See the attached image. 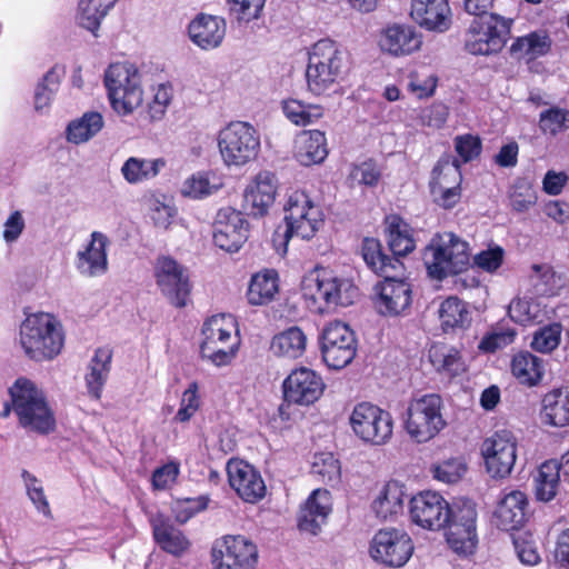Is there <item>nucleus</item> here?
<instances>
[{
    "instance_id": "obj_9",
    "label": "nucleus",
    "mask_w": 569,
    "mask_h": 569,
    "mask_svg": "<svg viewBox=\"0 0 569 569\" xmlns=\"http://www.w3.org/2000/svg\"><path fill=\"white\" fill-rule=\"evenodd\" d=\"M442 408L439 395L429 393L413 398L408 405L405 420L408 435L420 443L435 438L447 425Z\"/></svg>"
},
{
    "instance_id": "obj_30",
    "label": "nucleus",
    "mask_w": 569,
    "mask_h": 569,
    "mask_svg": "<svg viewBox=\"0 0 569 569\" xmlns=\"http://www.w3.org/2000/svg\"><path fill=\"white\" fill-rule=\"evenodd\" d=\"M407 493L397 481H389L372 501V511L381 520H393L403 511Z\"/></svg>"
},
{
    "instance_id": "obj_49",
    "label": "nucleus",
    "mask_w": 569,
    "mask_h": 569,
    "mask_svg": "<svg viewBox=\"0 0 569 569\" xmlns=\"http://www.w3.org/2000/svg\"><path fill=\"white\" fill-rule=\"evenodd\" d=\"M508 313L515 322L526 326L540 322L546 312L538 299L516 298L510 302Z\"/></svg>"
},
{
    "instance_id": "obj_13",
    "label": "nucleus",
    "mask_w": 569,
    "mask_h": 569,
    "mask_svg": "<svg viewBox=\"0 0 569 569\" xmlns=\"http://www.w3.org/2000/svg\"><path fill=\"white\" fill-rule=\"evenodd\" d=\"M321 352L329 368H345L353 360L357 352L355 332L347 323L330 322L321 335Z\"/></svg>"
},
{
    "instance_id": "obj_17",
    "label": "nucleus",
    "mask_w": 569,
    "mask_h": 569,
    "mask_svg": "<svg viewBox=\"0 0 569 569\" xmlns=\"http://www.w3.org/2000/svg\"><path fill=\"white\" fill-rule=\"evenodd\" d=\"M481 451L488 473L492 478H505L517 459V440L511 431L499 430L483 441Z\"/></svg>"
},
{
    "instance_id": "obj_14",
    "label": "nucleus",
    "mask_w": 569,
    "mask_h": 569,
    "mask_svg": "<svg viewBox=\"0 0 569 569\" xmlns=\"http://www.w3.org/2000/svg\"><path fill=\"white\" fill-rule=\"evenodd\" d=\"M213 569H254L257 546L243 536H226L211 550Z\"/></svg>"
},
{
    "instance_id": "obj_53",
    "label": "nucleus",
    "mask_w": 569,
    "mask_h": 569,
    "mask_svg": "<svg viewBox=\"0 0 569 569\" xmlns=\"http://www.w3.org/2000/svg\"><path fill=\"white\" fill-rule=\"evenodd\" d=\"M461 182L460 166L450 156L441 158L432 171L430 186L459 187Z\"/></svg>"
},
{
    "instance_id": "obj_33",
    "label": "nucleus",
    "mask_w": 569,
    "mask_h": 569,
    "mask_svg": "<svg viewBox=\"0 0 569 569\" xmlns=\"http://www.w3.org/2000/svg\"><path fill=\"white\" fill-rule=\"evenodd\" d=\"M541 417L549 426H569V389L558 388L543 396Z\"/></svg>"
},
{
    "instance_id": "obj_48",
    "label": "nucleus",
    "mask_w": 569,
    "mask_h": 569,
    "mask_svg": "<svg viewBox=\"0 0 569 569\" xmlns=\"http://www.w3.org/2000/svg\"><path fill=\"white\" fill-rule=\"evenodd\" d=\"M550 39L546 32H531L519 37L510 47L511 53L518 58L528 57L530 59L546 54L550 49Z\"/></svg>"
},
{
    "instance_id": "obj_27",
    "label": "nucleus",
    "mask_w": 569,
    "mask_h": 569,
    "mask_svg": "<svg viewBox=\"0 0 569 569\" xmlns=\"http://www.w3.org/2000/svg\"><path fill=\"white\" fill-rule=\"evenodd\" d=\"M109 239L99 231H93L87 247L77 253L76 267L84 277H99L108 270L107 247Z\"/></svg>"
},
{
    "instance_id": "obj_45",
    "label": "nucleus",
    "mask_w": 569,
    "mask_h": 569,
    "mask_svg": "<svg viewBox=\"0 0 569 569\" xmlns=\"http://www.w3.org/2000/svg\"><path fill=\"white\" fill-rule=\"evenodd\" d=\"M117 0H80L77 19L83 28L96 32L110 8Z\"/></svg>"
},
{
    "instance_id": "obj_41",
    "label": "nucleus",
    "mask_w": 569,
    "mask_h": 569,
    "mask_svg": "<svg viewBox=\"0 0 569 569\" xmlns=\"http://www.w3.org/2000/svg\"><path fill=\"white\" fill-rule=\"evenodd\" d=\"M307 336L299 327H290L276 335L271 341V350L277 356L297 359L303 355Z\"/></svg>"
},
{
    "instance_id": "obj_59",
    "label": "nucleus",
    "mask_w": 569,
    "mask_h": 569,
    "mask_svg": "<svg viewBox=\"0 0 569 569\" xmlns=\"http://www.w3.org/2000/svg\"><path fill=\"white\" fill-rule=\"evenodd\" d=\"M476 505L470 500H462L450 507V519L446 525H461V527L477 528Z\"/></svg>"
},
{
    "instance_id": "obj_12",
    "label": "nucleus",
    "mask_w": 569,
    "mask_h": 569,
    "mask_svg": "<svg viewBox=\"0 0 569 569\" xmlns=\"http://www.w3.org/2000/svg\"><path fill=\"white\" fill-rule=\"evenodd\" d=\"M349 420L355 435L365 442L380 446L391 438L393 428L391 415L372 403H358Z\"/></svg>"
},
{
    "instance_id": "obj_44",
    "label": "nucleus",
    "mask_w": 569,
    "mask_h": 569,
    "mask_svg": "<svg viewBox=\"0 0 569 569\" xmlns=\"http://www.w3.org/2000/svg\"><path fill=\"white\" fill-rule=\"evenodd\" d=\"M361 254L367 266L383 277L399 264L397 259L382 253L381 243L375 238L363 239Z\"/></svg>"
},
{
    "instance_id": "obj_26",
    "label": "nucleus",
    "mask_w": 569,
    "mask_h": 569,
    "mask_svg": "<svg viewBox=\"0 0 569 569\" xmlns=\"http://www.w3.org/2000/svg\"><path fill=\"white\" fill-rule=\"evenodd\" d=\"M226 32V20L212 14L200 13L188 26L190 40L202 50L218 48L222 43Z\"/></svg>"
},
{
    "instance_id": "obj_36",
    "label": "nucleus",
    "mask_w": 569,
    "mask_h": 569,
    "mask_svg": "<svg viewBox=\"0 0 569 569\" xmlns=\"http://www.w3.org/2000/svg\"><path fill=\"white\" fill-rule=\"evenodd\" d=\"M511 372L520 383L531 387L542 379L545 365L541 358L529 351H521L512 358Z\"/></svg>"
},
{
    "instance_id": "obj_61",
    "label": "nucleus",
    "mask_w": 569,
    "mask_h": 569,
    "mask_svg": "<svg viewBox=\"0 0 569 569\" xmlns=\"http://www.w3.org/2000/svg\"><path fill=\"white\" fill-rule=\"evenodd\" d=\"M208 499L206 497L187 498L177 500L173 505L176 520L180 523L187 522L197 512L207 508Z\"/></svg>"
},
{
    "instance_id": "obj_1",
    "label": "nucleus",
    "mask_w": 569,
    "mask_h": 569,
    "mask_svg": "<svg viewBox=\"0 0 569 569\" xmlns=\"http://www.w3.org/2000/svg\"><path fill=\"white\" fill-rule=\"evenodd\" d=\"M306 70L307 86L313 94L332 89L348 73V51L331 39H321L309 49Z\"/></svg>"
},
{
    "instance_id": "obj_34",
    "label": "nucleus",
    "mask_w": 569,
    "mask_h": 569,
    "mask_svg": "<svg viewBox=\"0 0 569 569\" xmlns=\"http://www.w3.org/2000/svg\"><path fill=\"white\" fill-rule=\"evenodd\" d=\"M64 74L66 68L54 64L38 81L33 94V109L37 113L44 114L49 111Z\"/></svg>"
},
{
    "instance_id": "obj_58",
    "label": "nucleus",
    "mask_w": 569,
    "mask_h": 569,
    "mask_svg": "<svg viewBox=\"0 0 569 569\" xmlns=\"http://www.w3.org/2000/svg\"><path fill=\"white\" fill-rule=\"evenodd\" d=\"M312 472L326 482L337 483L340 480L339 461L331 453L320 455L312 463Z\"/></svg>"
},
{
    "instance_id": "obj_47",
    "label": "nucleus",
    "mask_w": 569,
    "mask_h": 569,
    "mask_svg": "<svg viewBox=\"0 0 569 569\" xmlns=\"http://www.w3.org/2000/svg\"><path fill=\"white\" fill-rule=\"evenodd\" d=\"M561 476V471L557 467V460H549L540 466L535 479L538 500L547 502L556 497Z\"/></svg>"
},
{
    "instance_id": "obj_56",
    "label": "nucleus",
    "mask_w": 569,
    "mask_h": 569,
    "mask_svg": "<svg viewBox=\"0 0 569 569\" xmlns=\"http://www.w3.org/2000/svg\"><path fill=\"white\" fill-rule=\"evenodd\" d=\"M561 326L552 323L539 329L531 341V348L541 353H549L555 350L561 339Z\"/></svg>"
},
{
    "instance_id": "obj_32",
    "label": "nucleus",
    "mask_w": 569,
    "mask_h": 569,
    "mask_svg": "<svg viewBox=\"0 0 569 569\" xmlns=\"http://www.w3.org/2000/svg\"><path fill=\"white\" fill-rule=\"evenodd\" d=\"M328 156L327 139L319 130L301 132L296 140V158L302 166L321 163Z\"/></svg>"
},
{
    "instance_id": "obj_2",
    "label": "nucleus",
    "mask_w": 569,
    "mask_h": 569,
    "mask_svg": "<svg viewBox=\"0 0 569 569\" xmlns=\"http://www.w3.org/2000/svg\"><path fill=\"white\" fill-rule=\"evenodd\" d=\"M19 342L29 359L38 362L53 360L64 346L62 323L49 312L30 313L20 326Z\"/></svg>"
},
{
    "instance_id": "obj_10",
    "label": "nucleus",
    "mask_w": 569,
    "mask_h": 569,
    "mask_svg": "<svg viewBox=\"0 0 569 569\" xmlns=\"http://www.w3.org/2000/svg\"><path fill=\"white\" fill-rule=\"evenodd\" d=\"M303 295L316 303L321 302L322 305L317 307V311L323 313L337 307L352 305L359 292L350 279L323 273L310 277L305 281Z\"/></svg>"
},
{
    "instance_id": "obj_60",
    "label": "nucleus",
    "mask_w": 569,
    "mask_h": 569,
    "mask_svg": "<svg viewBox=\"0 0 569 569\" xmlns=\"http://www.w3.org/2000/svg\"><path fill=\"white\" fill-rule=\"evenodd\" d=\"M540 128L545 132L552 134L569 129V111L560 108H551L541 112Z\"/></svg>"
},
{
    "instance_id": "obj_6",
    "label": "nucleus",
    "mask_w": 569,
    "mask_h": 569,
    "mask_svg": "<svg viewBox=\"0 0 569 569\" xmlns=\"http://www.w3.org/2000/svg\"><path fill=\"white\" fill-rule=\"evenodd\" d=\"M217 144L226 167L241 168L258 158L260 133L247 121H231L218 132Z\"/></svg>"
},
{
    "instance_id": "obj_40",
    "label": "nucleus",
    "mask_w": 569,
    "mask_h": 569,
    "mask_svg": "<svg viewBox=\"0 0 569 569\" xmlns=\"http://www.w3.org/2000/svg\"><path fill=\"white\" fill-rule=\"evenodd\" d=\"M278 274L273 270H264L252 276L247 292L248 301L252 306L267 305L278 293Z\"/></svg>"
},
{
    "instance_id": "obj_16",
    "label": "nucleus",
    "mask_w": 569,
    "mask_h": 569,
    "mask_svg": "<svg viewBox=\"0 0 569 569\" xmlns=\"http://www.w3.org/2000/svg\"><path fill=\"white\" fill-rule=\"evenodd\" d=\"M156 283L169 302L177 307L187 306L190 282L187 269L171 257H159L154 264Z\"/></svg>"
},
{
    "instance_id": "obj_35",
    "label": "nucleus",
    "mask_w": 569,
    "mask_h": 569,
    "mask_svg": "<svg viewBox=\"0 0 569 569\" xmlns=\"http://www.w3.org/2000/svg\"><path fill=\"white\" fill-rule=\"evenodd\" d=\"M103 126L104 120L100 112L87 111L67 124L64 137L69 143L79 146L94 138Z\"/></svg>"
},
{
    "instance_id": "obj_25",
    "label": "nucleus",
    "mask_w": 569,
    "mask_h": 569,
    "mask_svg": "<svg viewBox=\"0 0 569 569\" xmlns=\"http://www.w3.org/2000/svg\"><path fill=\"white\" fill-rule=\"evenodd\" d=\"M332 510V498L327 489H316L300 507L298 527L300 530L317 535Z\"/></svg>"
},
{
    "instance_id": "obj_18",
    "label": "nucleus",
    "mask_w": 569,
    "mask_h": 569,
    "mask_svg": "<svg viewBox=\"0 0 569 569\" xmlns=\"http://www.w3.org/2000/svg\"><path fill=\"white\" fill-rule=\"evenodd\" d=\"M412 522L428 530L446 528L450 519V505L438 492L423 491L410 499Z\"/></svg>"
},
{
    "instance_id": "obj_8",
    "label": "nucleus",
    "mask_w": 569,
    "mask_h": 569,
    "mask_svg": "<svg viewBox=\"0 0 569 569\" xmlns=\"http://www.w3.org/2000/svg\"><path fill=\"white\" fill-rule=\"evenodd\" d=\"M236 320L230 315H216L202 327L201 357L214 366H226L236 356L239 340L236 336Z\"/></svg>"
},
{
    "instance_id": "obj_24",
    "label": "nucleus",
    "mask_w": 569,
    "mask_h": 569,
    "mask_svg": "<svg viewBox=\"0 0 569 569\" xmlns=\"http://www.w3.org/2000/svg\"><path fill=\"white\" fill-rule=\"evenodd\" d=\"M410 17L428 31L445 32L451 26V9L447 0H411Z\"/></svg>"
},
{
    "instance_id": "obj_19",
    "label": "nucleus",
    "mask_w": 569,
    "mask_h": 569,
    "mask_svg": "<svg viewBox=\"0 0 569 569\" xmlns=\"http://www.w3.org/2000/svg\"><path fill=\"white\" fill-rule=\"evenodd\" d=\"M248 239V222L241 212L232 208H222L217 212L213 223L216 246L229 252L238 251Z\"/></svg>"
},
{
    "instance_id": "obj_38",
    "label": "nucleus",
    "mask_w": 569,
    "mask_h": 569,
    "mask_svg": "<svg viewBox=\"0 0 569 569\" xmlns=\"http://www.w3.org/2000/svg\"><path fill=\"white\" fill-rule=\"evenodd\" d=\"M166 166L163 159L128 158L122 167L121 174L130 184H138L157 177Z\"/></svg>"
},
{
    "instance_id": "obj_23",
    "label": "nucleus",
    "mask_w": 569,
    "mask_h": 569,
    "mask_svg": "<svg viewBox=\"0 0 569 569\" xmlns=\"http://www.w3.org/2000/svg\"><path fill=\"white\" fill-rule=\"evenodd\" d=\"M277 188L272 172H259L244 189L243 209L253 217H263L276 200Z\"/></svg>"
},
{
    "instance_id": "obj_43",
    "label": "nucleus",
    "mask_w": 569,
    "mask_h": 569,
    "mask_svg": "<svg viewBox=\"0 0 569 569\" xmlns=\"http://www.w3.org/2000/svg\"><path fill=\"white\" fill-rule=\"evenodd\" d=\"M438 315L443 331L465 328L470 322L466 303L457 297H449L441 302Z\"/></svg>"
},
{
    "instance_id": "obj_31",
    "label": "nucleus",
    "mask_w": 569,
    "mask_h": 569,
    "mask_svg": "<svg viewBox=\"0 0 569 569\" xmlns=\"http://www.w3.org/2000/svg\"><path fill=\"white\" fill-rule=\"evenodd\" d=\"M112 351L107 347L98 348L90 359L84 376L88 395L99 400L103 387L108 380L111 370Z\"/></svg>"
},
{
    "instance_id": "obj_54",
    "label": "nucleus",
    "mask_w": 569,
    "mask_h": 569,
    "mask_svg": "<svg viewBox=\"0 0 569 569\" xmlns=\"http://www.w3.org/2000/svg\"><path fill=\"white\" fill-rule=\"evenodd\" d=\"M433 478L443 483H456L467 472V465L460 458H451L435 465L431 468Z\"/></svg>"
},
{
    "instance_id": "obj_20",
    "label": "nucleus",
    "mask_w": 569,
    "mask_h": 569,
    "mask_svg": "<svg viewBox=\"0 0 569 569\" xmlns=\"http://www.w3.org/2000/svg\"><path fill=\"white\" fill-rule=\"evenodd\" d=\"M229 483L246 502L254 503L266 495V485L259 471L243 460L231 459L227 463Z\"/></svg>"
},
{
    "instance_id": "obj_52",
    "label": "nucleus",
    "mask_w": 569,
    "mask_h": 569,
    "mask_svg": "<svg viewBox=\"0 0 569 569\" xmlns=\"http://www.w3.org/2000/svg\"><path fill=\"white\" fill-rule=\"evenodd\" d=\"M437 83V76L426 67L412 70L407 77V89L418 99L432 97Z\"/></svg>"
},
{
    "instance_id": "obj_21",
    "label": "nucleus",
    "mask_w": 569,
    "mask_h": 569,
    "mask_svg": "<svg viewBox=\"0 0 569 569\" xmlns=\"http://www.w3.org/2000/svg\"><path fill=\"white\" fill-rule=\"evenodd\" d=\"M375 306L379 313L397 316L409 308L412 300L411 286L405 280H397L390 273L385 280L376 284Z\"/></svg>"
},
{
    "instance_id": "obj_5",
    "label": "nucleus",
    "mask_w": 569,
    "mask_h": 569,
    "mask_svg": "<svg viewBox=\"0 0 569 569\" xmlns=\"http://www.w3.org/2000/svg\"><path fill=\"white\" fill-rule=\"evenodd\" d=\"M283 209L286 228L283 232L280 229L274 232L273 243L282 246L284 251L292 237L309 240L323 224L321 209L303 191L290 193Z\"/></svg>"
},
{
    "instance_id": "obj_42",
    "label": "nucleus",
    "mask_w": 569,
    "mask_h": 569,
    "mask_svg": "<svg viewBox=\"0 0 569 569\" xmlns=\"http://www.w3.org/2000/svg\"><path fill=\"white\" fill-rule=\"evenodd\" d=\"M222 181L212 172H197L188 177L181 186V194L191 199H201L217 192Z\"/></svg>"
},
{
    "instance_id": "obj_62",
    "label": "nucleus",
    "mask_w": 569,
    "mask_h": 569,
    "mask_svg": "<svg viewBox=\"0 0 569 569\" xmlns=\"http://www.w3.org/2000/svg\"><path fill=\"white\" fill-rule=\"evenodd\" d=\"M266 0H228L230 11L238 20L251 21L257 19Z\"/></svg>"
},
{
    "instance_id": "obj_3",
    "label": "nucleus",
    "mask_w": 569,
    "mask_h": 569,
    "mask_svg": "<svg viewBox=\"0 0 569 569\" xmlns=\"http://www.w3.org/2000/svg\"><path fill=\"white\" fill-rule=\"evenodd\" d=\"M11 410L21 427L46 435L53 431L56 419L43 392L29 379L19 378L10 387Z\"/></svg>"
},
{
    "instance_id": "obj_37",
    "label": "nucleus",
    "mask_w": 569,
    "mask_h": 569,
    "mask_svg": "<svg viewBox=\"0 0 569 569\" xmlns=\"http://www.w3.org/2000/svg\"><path fill=\"white\" fill-rule=\"evenodd\" d=\"M153 536L162 550L173 556H181L186 552L190 542L182 531L174 528L163 519H154L152 522Z\"/></svg>"
},
{
    "instance_id": "obj_50",
    "label": "nucleus",
    "mask_w": 569,
    "mask_h": 569,
    "mask_svg": "<svg viewBox=\"0 0 569 569\" xmlns=\"http://www.w3.org/2000/svg\"><path fill=\"white\" fill-rule=\"evenodd\" d=\"M284 116L296 126H309L320 119L323 110L318 104H307L300 100L289 99L283 101Z\"/></svg>"
},
{
    "instance_id": "obj_39",
    "label": "nucleus",
    "mask_w": 569,
    "mask_h": 569,
    "mask_svg": "<svg viewBox=\"0 0 569 569\" xmlns=\"http://www.w3.org/2000/svg\"><path fill=\"white\" fill-rule=\"evenodd\" d=\"M386 224L388 243L393 254L406 256L410 253L416 247L410 226L396 214L387 217Z\"/></svg>"
},
{
    "instance_id": "obj_51",
    "label": "nucleus",
    "mask_w": 569,
    "mask_h": 569,
    "mask_svg": "<svg viewBox=\"0 0 569 569\" xmlns=\"http://www.w3.org/2000/svg\"><path fill=\"white\" fill-rule=\"evenodd\" d=\"M446 538L450 548L459 555L472 553L478 543L477 528L461 527V525H449Z\"/></svg>"
},
{
    "instance_id": "obj_7",
    "label": "nucleus",
    "mask_w": 569,
    "mask_h": 569,
    "mask_svg": "<svg viewBox=\"0 0 569 569\" xmlns=\"http://www.w3.org/2000/svg\"><path fill=\"white\" fill-rule=\"evenodd\" d=\"M104 84L111 107L118 114L128 116L143 102L141 77L133 64H110L104 73Z\"/></svg>"
},
{
    "instance_id": "obj_63",
    "label": "nucleus",
    "mask_w": 569,
    "mask_h": 569,
    "mask_svg": "<svg viewBox=\"0 0 569 569\" xmlns=\"http://www.w3.org/2000/svg\"><path fill=\"white\" fill-rule=\"evenodd\" d=\"M505 251L501 247L496 246L487 250H482L473 257V263L486 272H495L503 261Z\"/></svg>"
},
{
    "instance_id": "obj_55",
    "label": "nucleus",
    "mask_w": 569,
    "mask_h": 569,
    "mask_svg": "<svg viewBox=\"0 0 569 569\" xmlns=\"http://www.w3.org/2000/svg\"><path fill=\"white\" fill-rule=\"evenodd\" d=\"M22 479L27 490L29 499L32 501L36 509L41 512L44 517H51V509L48 499L44 495L42 483L36 476L27 470L22 471Z\"/></svg>"
},
{
    "instance_id": "obj_4",
    "label": "nucleus",
    "mask_w": 569,
    "mask_h": 569,
    "mask_svg": "<svg viewBox=\"0 0 569 569\" xmlns=\"http://www.w3.org/2000/svg\"><path fill=\"white\" fill-rule=\"evenodd\" d=\"M470 248L467 241L452 232L436 234L423 250V263L428 276L442 280L463 272L470 266Z\"/></svg>"
},
{
    "instance_id": "obj_46",
    "label": "nucleus",
    "mask_w": 569,
    "mask_h": 569,
    "mask_svg": "<svg viewBox=\"0 0 569 569\" xmlns=\"http://www.w3.org/2000/svg\"><path fill=\"white\" fill-rule=\"evenodd\" d=\"M429 359L433 368L450 377L458 376L465 370L459 352L445 345H433L429 349Z\"/></svg>"
},
{
    "instance_id": "obj_15",
    "label": "nucleus",
    "mask_w": 569,
    "mask_h": 569,
    "mask_svg": "<svg viewBox=\"0 0 569 569\" xmlns=\"http://www.w3.org/2000/svg\"><path fill=\"white\" fill-rule=\"evenodd\" d=\"M413 543L409 535L397 528L379 530L370 543L373 560L388 567L400 568L411 558Z\"/></svg>"
},
{
    "instance_id": "obj_11",
    "label": "nucleus",
    "mask_w": 569,
    "mask_h": 569,
    "mask_svg": "<svg viewBox=\"0 0 569 569\" xmlns=\"http://www.w3.org/2000/svg\"><path fill=\"white\" fill-rule=\"evenodd\" d=\"M511 20L498 14L476 18L468 30L466 49L471 54L489 56L505 47L510 33Z\"/></svg>"
},
{
    "instance_id": "obj_57",
    "label": "nucleus",
    "mask_w": 569,
    "mask_h": 569,
    "mask_svg": "<svg viewBox=\"0 0 569 569\" xmlns=\"http://www.w3.org/2000/svg\"><path fill=\"white\" fill-rule=\"evenodd\" d=\"M536 201L537 193L528 180L519 179L513 183L510 191V202L516 211H527Z\"/></svg>"
},
{
    "instance_id": "obj_22",
    "label": "nucleus",
    "mask_w": 569,
    "mask_h": 569,
    "mask_svg": "<svg viewBox=\"0 0 569 569\" xmlns=\"http://www.w3.org/2000/svg\"><path fill=\"white\" fill-rule=\"evenodd\" d=\"M323 388L322 379L313 370L305 367L293 370L283 381L286 400L302 406L317 401Z\"/></svg>"
},
{
    "instance_id": "obj_64",
    "label": "nucleus",
    "mask_w": 569,
    "mask_h": 569,
    "mask_svg": "<svg viewBox=\"0 0 569 569\" xmlns=\"http://www.w3.org/2000/svg\"><path fill=\"white\" fill-rule=\"evenodd\" d=\"M515 550L518 559L526 566H535L540 562V555L536 543L521 535L513 538Z\"/></svg>"
},
{
    "instance_id": "obj_29",
    "label": "nucleus",
    "mask_w": 569,
    "mask_h": 569,
    "mask_svg": "<svg viewBox=\"0 0 569 569\" xmlns=\"http://www.w3.org/2000/svg\"><path fill=\"white\" fill-rule=\"evenodd\" d=\"M528 499L520 490L505 495L497 510V525L503 530H515L523 525L527 516Z\"/></svg>"
},
{
    "instance_id": "obj_28",
    "label": "nucleus",
    "mask_w": 569,
    "mask_h": 569,
    "mask_svg": "<svg viewBox=\"0 0 569 569\" xmlns=\"http://www.w3.org/2000/svg\"><path fill=\"white\" fill-rule=\"evenodd\" d=\"M421 34L411 26L392 24L382 30L379 47L383 52L395 57L408 56L419 50Z\"/></svg>"
}]
</instances>
